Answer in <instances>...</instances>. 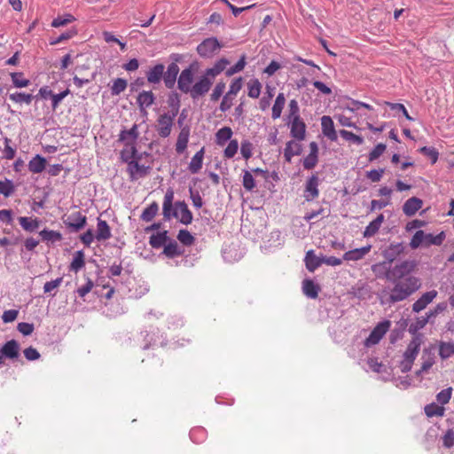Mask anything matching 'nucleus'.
Returning <instances> with one entry per match:
<instances>
[{"label": "nucleus", "instance_id": "1", "mask_svg": "<svg viewBox=\"0 0 454 454\" xmlns=\"http://www.w3.org/2000/svg\"><path fill=\"white\" fill-rule=\"evenodd\" d=\"M415 260H404L394 266L390 265L388 277L393 287L387 301L394 304L408 299L421 287V280L416 276L411 275L417 268Z\"/></svg>", "mask_w": 454, "mask_h": 454}, {"label": "nucleus", "instance_id": "2", "mask_svg": "<svg viewBox=\"0 0 454 454\" xmlns=\"http://www.w3.org/2000/svg\"><path fill=\"white\" fill-rule=\"evenodd\" d=\"M174 191L168 189L163 200L162 215L165 221H169L172 217L178 219V221L184 224H191L192 222V213L188 208L187 204L184 200H178L175 203L173 207Z\"/></svg>", "mask_w": 454, "mask_h": 454}, {"label": "nucleus", "instance_id": "3", "mask_svg": "<svg viewBox=\"0 0 454 454\" xmlns=\"http://www.w3.org/2000/svg\"><path fill=\"white\" fill-rule=\"evenodd\" d=\"M121 160L128 164L127 167V172L129 175V179L131 181H136L138 178L146 176L151 170L150 166H145L139 164V160H141L142 156L137 157V159L133 160H129V158L125 157V152L121 153Z\"/></svg>", "mask_w": 454, "mask_h": 454}, {"label": "nucleus", "instance_id": "4", "mask_svg": "<svg viewBox=\"0 0 454 454\" xmlns=\"http://www.w3.org/2000/svg\"><path fill=\"white\" fill-rule=\"evenodd\" d=\"M223 44L216 37H208L204 39L198 46V54L204 59H211L219 52Z\"/></svg>", "mask_w": 454, "mask_h": 454}, {"label": "nucleus", "instance_id": "5", "mask_svg": "<svg viewBox=\"0 0 454 454\" xmlns=\"http://www.w3.org/2000/svg\"><path fill=\"white\" fill-rule=\"evenodd\" d=\"M170 59L173 62L168 66L167 71L164 70L163 74L164 84L168 89H173L176 84V78L180 71L177 62L182 60V55L173 53L170 55Z\"/></svg>", "mask_w": 454, "mask_h": 454}, {"label": "nucleus", "instance_id": "6", "mask_svg": "<svg viewBox=\"0 0 454 454\" xmlns=\"http://www.w3.org/2000/svg\"><path fill=\"white\" fill-rule=\"evenodd\" d=\"M63 223L70 232L76 233L87 225V217L80 211H76L68 215L66 218L63 217Z\"/></svg>", "mask_w": 454, "mask_h": 454}, {"label": "nucleus", "instance_id": "7", "mask_svg": "<svg viewBox=\"0 0 454 454\" xmlns=\"http://www.w3.org/2000/svg\"><path fill=\"white\" fill-rule=\"evenodd\" d=\"M391 323L389 320H384L380 322L371 332L369 336L364 340V345L366 347H371L378 344L383 336L387 333Z\"/></svg>", "mask_w": 454, "mask_h": 454}, {"label": "nucleus", "instance_id": "8", "mask_svg": "<svg viewBox=\"0 0 454 454\" xmlns=\"http://www.w3.org/2000/svg\"><path fill=\"white\" fill-rule=\"evenodd\" d=\"M404 250L403 242H392L381 251V255L390 265L404 253Z\"/></svg>", "mask_w": 454, "mask_h": 454}, {"label": "nucleus", "instance_id": "9", "mask_svg": "<svg viewBox=\"0 0 454 454\" xmlns=\"http://www.w3.org/2000/svg\"><path fill=\"white\" fill-rule=\"evenodd\" d=\"M213 84V81L207 74H203L200 79L192 85V90H190V96L192 99H197L200 97L204 96L207 93Z\"/></svg>", "mask_w": 454, "mask_h": 454}, {"label": "nucleus", "instance_id": "10", "mask_svg": "<svg viewBox=\"0 0 454 454\" xmlns=\"http://www.w3.org/2000/svg\"><path fill=\"white\" fill-rule=\"evenodd\" d=\"M194 72L192 66L184 69L177 79V88L184 93H189L192 88Z\"/></svg>", "mask_w": 454, "mask_h": 454}, {"label": "nucleus", "instance_id": "11", "mask_svg": "<svg viewBox=\"0 0 454 454\" xmlns=\"http://www.w3.org/2000/svg\"><path fill=\"white\" fill-rule=\"evenodd\" d=\"M319 178L317 174H312L306 181L303 197L306 201H312L319 195Z\"/></svg>", "mask_w": 454, "mask_h": 454}, {"label": "nucleus", "instance_id": "12", "mask_svg": "<svg viewBox=\"0 0 454 454\" xmlns=\"http://www.w3.org/2000/svg\"><path fill=\"white\" fill-rule=\"evenodd\" d=\"M290 126V135L297 141H303L306 137V124L301 118L286 121Z\"/></svg>", "mask_w": 454, "mask_h": 454}, {"label": "nucleus", "instance_id": "13", "mask_svg": "<svg viewBox=\"0 0 454 454\" xmlns=\"http://www.w3.org/2000/svg\"><path fill=\"white\" fill-rule=\"evenodd\" d=\"M157 131L160 137L166 138L171 134L173 121L169 117V113H164L158 117Z\"/></svg>", "mask_w": 454, "mask_h": 454}, {"label": "nucleus", "instance_id": "14", "mask_svg": "<svg viewBox=\"0 0 454 454\" xmlns=\"http://www.w3.org/2000/svg\"><path fill=\"white\" fill-rule=\"evenodd\" d=\"M421 343H422V335L421 334L413 336L412 340L410 341V343L407 346L406 350L403 353V359L414 363L417 356L419 355Z\"/></svg>", "mask_w": 454, "mask_h": 454}, {"label": "nucleus", "instance_id": "15", "mask_svg": "<svg viewBox=\"0 0 454 454\" xmlns=\"http://www.w3.org/2000/svg\"><path fill=\"white\" fill-rule=\"evenodd\" d=\"M321 127L322 133L324 134V136H325L328 139H330L333 142L337 141L338 135L334 129V123L330 116L324 115L321 118Z\"/></svg>", "mask_w": 454, "mask_h": 454}, {"label": "nucleus", "instance_id": "16", "mask_svg": "<svg viewBox=\"0 0 454 454\" xmlns=\"http://www.w3.org/2000/svg\"><path fill=\"white\" fill-rule=\"evenodd\" d=\"M437 296V292L435 290L428 291L423 294L413 304L412 310L416 313L420 312L427 306L433 301V300Z\"/></svg>", "mask_w": 454, "mask_h": 454}, {"label": "nucleus", "instance_id": "17", "mask_svg": "<svg viewBox=\"0 0 454 454\" xmlns=\"http://www.w3.org/2000/svg\"><path fill=\"white\" fill-rule=\"evenodd\" d=\"M1 354L8 359H16L20 355V344L15 340L6 341L0 348Z\"/></svg>", "mask_w": 454, "mask_h": 454}, {"label": "nucleus", "instance_id": "18", "mask_svg": "<svg viewBox=\"0 0 454 454\" xmlns=\"http://www.w3.org/2000/svg\"><path fill=\"white\" fill-rule=\"evenodd\" d=\"M300 141L290 140L286 144L284 149V158L286 162L291 163L292 158L296 155H301L302 153V145Z\"/></svg>", "mask_w": 454, "mask_h": 454}, {"label": "nucleus", "instance_id": "19", "mask_svg": "<svg viewBox=\"0 0 454 454\" xmlns=\"http://www.w3.org/2000/svg\"><path fill=\"white\" fill-rule=\"evenodd\" d=\"M422 205L423 201L421 199L411 197L403 205V212L407 216H412L422 207Z\"/></svg>", "mask_w": 454, "mask_h": 454}, {"label": "nucleus", "instance_id": "20", "mask_svg": "<svg viewBox=\"0 0 454 454\" xmlns=\"http://www.w3.org/2000/svg\"><path fill=\"white\" fill-rule=\"evenodd\" d=\"M165 66L156 64L146 72V79L149 83L157 84L163 79Z\"/></svg>", "mask_w": 454, "mask_h": 454}, {"label": "nucleus", "instance_id": "21", "mask_svg": "<svg viewBox=\"0 0 454 454\" xmlns=\"http://www.w3.org/2000/svg\"><path fill=\"white\" fill-rule=\"evenodd\" d=\"M137 125L134 124L129 129H123L119 135V141L125 143L126 146L134 145L138 137Z\"/></svg>", "mask_w": 454, "mask_h": 454}, {"label": "nucleus", "instance_id": "22", "mask_svg": "<svg viewBox=\"0 0 454 454\" xmlns=\"http://www.w3.org/2000/svg\"><path fill=\"white\" fill-rule=\"evenodd\" d=\"M305 265L309 272H314L318 267L323 264V255L317 256L313 250L306 253L304 258Z\"/></svg>", "mask_w": 454, "mask_h": 454}, {"label": "nucleus", "instance_id": "23", "mask_svg": "<svg viewBox=\"0 0 454 454\" xmlns=\"http://www.w3.org/2000/svg\"><path fill=\"white\" fill-rule=\"evenodd\" d=\"M189 137H190V127L189 126H184L181 129L180 133L178 134L176 144V152L178 154L183 153L185 149L187 148V145L189 142Z\"/></svg>", "mask_w": 454, "mask_h": 454}, {"label": "nucleus", "instance_id": "24", "mask_svg": "<svg viewBox=\"0 0 454 454\" xmlns=\"http://www.w3.org/2000/svg\"><path fill=\"white\" fill-rule=\"evenodd\" d=\"M47 166V160L40 154L34 156L28 162V170L33 174L42 173Z\"/></svg>", "mask_w": 454, "mask_h": 454}, {"label": "nucleus", "instance_id": "25", "mask_svg": "<svg viewBox=\"0 0 454 454\" xmlns=\"http://www.w3.org/2000/svg\"><path fill=\"white\" fill-rule=\"evenodd\" d=\"M184 254V249L178 245V243L169 238V240L166 243L163 247V254L168 258H175Z\"/></svg>", "mask_w": 454, "mask_h": 454}, {"label": "nucleus", "instance_id": "26", "mask_svg": "<svg viewBox=\"0 0 454 454\" xmlns=\"http://www.w3.org/2000/svg\"><path fill=\"white\" fill-rule=\"evenodd\" d=\"M168 240L169 236L168 231H163L157 232L156 234H153L149 238V244L153 248L159 249L160 247H164Z\"/></svg>", "mask_w": 454, "mask_h": 454}, {"label": "nucleus", "instance_id": "27", "mask_svg": "<svg viewBox=\"0 0 454 454\" xmlns=\"http://www.w3.org/2000/svg\"><path fill=\"white\" fill-rule=\"evenodd\" d=\"M383 214H380L374 220H372L364 229L363 236L364 238H371L374 236L380 230L382 223L384 222Z\"/></svg>", "mask_w": 454, "mask_h": 454}, {"label": "nucleus", "instance_id": "28", "mask_svg": "<svg viewBox=\"0 0 454 454\" xmlns=\"http://www.w3.org/2000/svg\"><path fill=\"white\" fill-rule=\"evenodd\" d=\"M204 154L205 147H202L192 158L188 166V169L192 174H197L201 169L203 165Z\"/></svg>", "mask_w": 454, "mask_h": 454}, {"label": "nucleus", "instance_id": "29", "mask_svg": "<svg viewBox=\"0 0 454 454\" xmlns=\"http://www.w3.org/2000/svg\"><path fill=\"white\" fill-rule=\"evenodd\" d=\"M111 238V229L106 221L98 218L96 239L98 241L106 240Z\"/></svg>", "mask_w": 454, "mask_h": 454}, {"label": "nucleus", "instance_id": "30", "mask_svg": "<svg viewBox=\"0 0 454 454\" xmlns=\"http://www.w3.org/2000/svg\"><path fill=\"white\" fill-rule=\"evenodd\" d=\"M302 291L307 297L316 299L318 296L320 286L313 280L306 278L302 281Z\"/></svg>", "mask_w": 454, "mask_h": 454}, {"label": "nucleus", "instance_id": "31", "mask_svg": "<svg viewBox=\"0 0 454 454\" xmlns=\"http://www.w3.org/2000/svg\"><path fill=\"white\" fill-rule=\"evenodd\" d=\"M230 64V61L225 59L222 58L219 60H217L214 67L206 69L205 74H207L209 78L213 79L219 74H221L226 67L227 65Z\"/></svg>", "mask_w": 454, "mask_h": 454}, {"label": "nucleus", "instance_id": "32", "mask_svg": "<svg viewBox=\"0 0 454 454\" xmlns=\"http://www.w3.org/2000/svg\"><path fill=\"white\" fill-rule=\"evenodd\" d=\"M389 269L390 265L385 261L372 265V270L376 278H385L390 282V278L388 277Z\"/></svg>", "mask_w": 454, "mask_h": 454}, {"label": "nucleus", "instance_id": "33", "mask_svg": "<svg viewBox=\"0 0 454 454\" xmlns=\"http://www.w3.org/2000/svg\"><path fill=\"white\" fill-rule=\"evenodd\" d=\"M19 223L26 231L34 232L39 228L41 221L37 218L20 216L19 217Z\"/></svg>", "mask_w": 454, "mask_h": 454}, {"label": "nucleus", "instance_id": "34", "mask_svg": "<svg viewBox=\"0 0 454 454\" xmlns=\"http://www.w3.org/2000/svg\"><path fill=\"white\" fill-rule=\"evenodd\" d=\"M9 99L13 103L22 105H30L32 100L34 99V95L26 92H14L9 94Z\"/></svg>", "mask_w": 454, "mask_h": 454}, {"label": "nucleus", "instance_id": "35", "mask_svg": "<svg viewBox=\"0 0 454 454\" xmlns=\"http://www.w3.org/2000/svg\"><path fill=\"white\" fill-rule=\"evenodd\" d=\"M43 241L51 242L54 244L62 240L63 237L59 231L43 229L39 232Z\"/></svg>", "mask_w": 454, "mask_h": 454}, {"label": "nucleus", "instance_id": "36", "mask_svg": "<svg viewBox=\"0 0 454 454\" xmlns=\"http://www.w3.org/2000/svg\"><path fill=\"white\" fill-rule=\"evenodd\" d=\"M155 97L153 93L149 91H142L138 94L137 101L141 109L149 107L154 103Z\"/></svg>", "mask_w": 454, "mask_h": 454}, {"label": "nucleus", "instance_id": "37", "mask_svg": "<svg viewBox=\"0 0 454 454\" xmlns=\"http://www.w3.org/2000/svg\"><path fill=\"white\" fill-rule=\"evenodd\" d=\"M444 239H445V233L443 231H441L437 235H433L431 233H425L422 246H424L426 247H428L431 245L440 246L442 244Z\"/></svg>", "mask_w": 454, "mask_h": 454}, {"label": "nucleus", "instance_id": "38", "mask_svg": "<svg viewBox=\"0 0 454 454\" xmlns=\"http://www.w3.org/2000/svg\"><path fill=\"white\" fill-rule=\"evenodd\" d=\"M85 255L82 250L76 251L74 254L73 261L69 266L71 271L78 272L85 265Z\"/></svg>", "mask_w": 454, "mask_h": 454}, {"label": "nucleus", "instance_id": "39", "mask_svg": "<svg viewBox=\"0 0 454 454\" xmlns=\"http://www.w3.org/2000/svg\"><path fill=\"white\" fill-rule=\"evenodd\" d=\"M232 130L230 127H223L215 133V142L218 145L223 146L227 141H231Z\"/></svg>", "mask_w": 454, "mask_h": 454}, {"label": "nucleus", "instance_id": "40", "mask_svg": "<svg viewBox=\"0 0 454 454\" xmlns=\"http://www.w3.org/2000/svg\"><path fill=\"white\" fill-rule=\"evenodd\" d=\"M421 358L424 361L421 368L416 372L417 376H420L423 372H427L434 364V358L427 349H424Z\"/></svg>", "mask_w": 454, "mask_h": 454}, {"label": "nucleus", "instance_id": "41", "mask_svg": "<svg viewBox=\"0 0 454 454\" xmlns=\"http://www.w3.org/2000/svg\"><path fill=\"white\" fill-rule=\"evenodd\" d=\"M454 355V342H439V356L441 359L446 360Z\"/></svg>", "mask_w": 454, "mask_h": 454}, {"label": "nucleus", "instance_id": "42", "mask_svg": "<svg viewBox=\"0 0 454 454\" xmlns=\"http://www.w3.org/2000/svg\"><path fill=\"white\" fill-rule=\"evenodd\" d=\"M159 211V205L157 202H152L142 212L140 218L145 222H151Z\"/></svg>", "mask_w": 454, "mask_h": 454}, {"label": "nucleus", "instance_id": "43", "mask_svg": "<svg viewBox=\"0 0 454 454\" xmlns=\"http://www.w3.org/2000/svg\"><path fill=\"white\" fill-rule=\"evenodd\" d=\"M286 98L284 93H278L274 105L272 106V118L274 120L281 116L282 110L285 106Z\"/></svg>", "mask_w": 454, "mask_h": 454}, {"label": "nucleus", "instance_id": "44", "mask_svg": "<svg viewBox=\"0 0 454 454\" xmlns=\"http://www.w3.org/2000/svg\"><path fill=\"white\" fill-rule=\"evenodd\" d=\"M247 89H248V92H247L248 97L252 98H259V96L261 94L262 84L258 79H256V78L251 79L247 82Z\"/></svg>", "mask_w": 454, "mask_h": 454}, {"label": "nucleus", "instance_id": "45", "mask_svg": "<svg viewBox=\"0 0 454 454\" xmlns=\"http://www.w3.org/2000/svg\"><path fill=\"white\" fill-rule=\"evenodd\" d=\"M424 411L428 418H433L434 416L442 417L444 415V408L434 403L426 405L424 408Z\"/></svg>", "mask_w": 454, "mask_h": 454}, {"label": "nucleus", "instance_id": "46", "mask_svg": "<svg viewBox=\"0 0 454 454\" xmlns=\"http://www.w3.org/2000/svg\"><path fill=\"white\" fill-rule=\"evenodd\" d=\"M11 78L15 88H25L30 84L28 79L23 78V73L21 72L11 73Z\"/></svg>", "mask_w": 454, "mask_h": 454}, {"label": "nucleus", "instance_id": "47", "mask_svg": "<svg viewBox=\"0 0 454 454\" xmlns=\"http://www.w3.org/2000/svg\"><path fill=\"white\" fill-rule=\"evenodd\" d=\"M207 437V431L203 427H195L190 431V438L195 443H201Z\"/></svg>", "mask_w": 454, "mask_h": 454}, {"label": "nucleus", "instance_id": "48", "mask_svg": "<svg viewBox=\"0 0 454 454\" xmlns=\"http://www.w3.org/2000/svg\"><path fill=\"white\" fill-rule=\"evenodd\" d=\"M128 82L123 78H117L114 81L111 87V94L113 96H118L123 92L127 88Z\"/></svg>", "mask_w": 454, "mask_h": 454}, {"label": "nucleus", "instance_id": "49", "mask_svg": "<svg viewBox=\"0 0 454 454\" xmlns=\"http://www.w3.org/2000/svg\"><path fill=\"white\" fill-rule=\"evenodd\" d=\"M74 20H75V18L72 14L66 13L63 16H58L55 19H53V20L51 22V27H63V26H66V25L74 21Z\"/></svg>", "mask_w": 454, "mask_h": 454}, {"label": "nucleus", "instance_id": "50", "mask_svg": "<svg viewBox=\"0 0 454 454\" xmlns=\"http://www.w3.org/2000/svg\"><path fill=\"white\" fill-rule=\"evenodd\" d=\"M340 135L342 138H344L347 141L352 142L356 145H362L364 143V138L361 136L356 135L351 131L346 130V129H340Z\"/></svg>", "mask_w": 454, "mask_h": 454}, {"label": "nucleus", "instance_id": "51", "mask_svg": "<svg viewBox=\"0 0 454 454\" xmlns=\"http://www.w3.org/2000/svg\"><path fill=\"white\" fill-rule=\"evenodd\" d=\"M247 64V56L245 54H243L240 59H239V61L232 67H231L230 68H228L226 70V75L227 76H231L240 71H242L245 67Z\"/></svg>", "mask_w": 454, "mask_h": 454}, {"label": "nucleus", "instance_id": "52", "mask_svg": "<svg viewBox=\"0 0 454 454\" xmlns=\"http://www.w3.org/2000/svg\"><path fill=\"white\" fill-rule=\"evenodd\" d=\"M15 187L12 180L5 178L0 181V194L4 197H10L14 192Z\"/></svg>", "mask_w": 454, "mask_h": 454}, {"label": "nucleus", "instance_id": "53", "mask_svg": "<svg viewBox=\"0 0 454 454\" xmlns=\"http://www.w3.org/2000/svg\"><path fill=\"white\" fill-rule=\"evenodd\" d=\"M177 239L184 246H191L194 243L195 238L191 234V232L185 229H182L178 231Z\"/></svg>", "mask_w": 454, "mask_h": 454}, {"label": "nucleus", "instance_id": "54", "mask_svg": "<svg viewBox=\"0 0 454 454\" xmlns=\"http://www.w3.org/2000/svg\"><path fill=\"white\" fill-rule=\"evenodd\" d=\"M419 152L428 157L432 164H434L439 158V152L434 147L423 146L419 149Z\"/></svg>", "mask_w": 454, "mask_h": 454}, {"label": "nucleus", "instance_id": "55", "mask_svg": "<svg viewBox=\"0 0 454 454\" xmlns=\"http://www.w3.org/2000/svg\"><path fill=\"white\" fill-rule=\"evenodd\" d=\"M452 390H453L452 387H450L444 388L442 391H440L436 395L437 402L442 405L447 404L451 398Z\"/></svg>", "mask_w": 454, "mask_h": 454}, {"label": "nucleus", "instance_id": "56", "mask_svg": "<svg viewBox=\"0 0 454 454\" xmlns=\"http://www.w3.org/2000/svg\"><path fill=\"white\" fill-rule=\"evenodd\" d=\"M288 106H289V113L286 115V121L296 119V117L301 118L300 107H299L298 102L295 99H292L289 102Z\"/></svg>", "mask_w": 454, "mask_h": 454}, {"label": "nucleus", "instance_id": "57", "mask_svg": "<svg viewBox=\"0 0 454 454\" xmlns=\"http://www.w3.org/2000/svg\"><path fill=\"white\" fill-rule=\"evenodd\" d=\"M427 324V318H424V317H418L415 323L410 325L409 333L416 336L418 335V331L422 329Z\"/></svg>", "mask_w": 454, "mask_h": 454}, {"label": "nucleus", "instance_id": "58", "mask_svg": "<svg viewBox=\"0 0 454 454\" xmlns=\"http://www.w3.org/2000/svg\"><path fill=\"white\" fill-rule=\"evenodd\" d=\"M424 237H425V232L423 231H421V230L417 231L411 239V242H410L411 248L417 249L418 247L422 246Z\"/></svg>", "mask_w": 454, "mask_h": 454}, {"label": "nucleus", "instance_id": "59", "mask_svg": "<svg viewBox=\"0 0 454 454\" xmlns=\"http://www.w3.org/2000/svg\"><path fill=\"white\" fill-rule=\"evenodd\" d=\"M242 184L244 188L249 192L253 191L255 187L254 178L248 170H244Z\"/></svg>", "mask_w": 454, "mask_h": 454}, {"label": "nucleus", "instance_id": "60", "mask_svg": "<svg viewBox=\"0 0 454 454\" xmlns=\"http://www.w3.org/2000/svg\"><path fill=\"white\" fill-rule=\"evenodd\" d=\"M239 149V142L236 139H232L224 149V157L231 159L235 156Z\"/></svg>", "mask_w": 454, "mask_h": 454}, {"label": "nucleus", "instance_id": "61", "mask_svg": "<svg viewBox=\"0 0 454 454\" xmlns=\"http://www.w3.org/2000/svg\"><path fill=\"white\" fill-rule=\"evenodd\" d=\"M253 144L248 140H243L241 142L240 153L244 159L248 160L253 154Z\"/></svg>", "mask_w": 454, "mask_h": 454}, {"label": "nucleus", "instance_id": "62", "mask_svg": "<svg viewBox=\"0 0 454 454\" xmlns=\"http://www.w3.org/2000/svg\"><path fill=\"white\" fill-rule=\"evenodd\" d=\"M386 150L385 144H378L369 153L368 160L369 161H373L377 160Z\"/></svg>", "mask_w": 454, "mask_h": 454}, {"label": "nucleus", "instance_id": "63", "mask_svg": "<svg viewBox=\"0 0 454 454\" xmlns=\"http://www.w3.org/2000/svg\"><path fill=\"white\" fill-rule=\"evenodd\" d=\"M168 104L170 108H175L176 113H178L180 108V96L177 92L172 91L168 95Z\"/></svg>", "mask_w": 454, "mask_h": 454}, {"label": "nucleus", "instance_id": "64", "mask_svg": "<svg viewBox=\"0 0 454 454\" xmlns=\"http://www.w3.org/2000/svg\"><path fill=\"white\" fill-rule=\"evenodd\" d=\"M442 444L447 449H450L454 446V431L452 429L447 430L443 435Z\"/></svg>", "mask_w": 454, "mask_h": 454}]
</instances>
